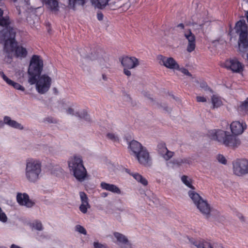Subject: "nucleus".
<instances>
[{
    "label": "nucleus",
    "instance_id": "nucleus-1",
    "mask_svg": "<svg viewBox=\"0 0 248 248\" xmlns=\"http://www.w3.org/2000/svg\"><path fill=\"white\" fill-rule=\"evenodd\" d=\"M4 35L5 38L4 50L8 54V57H10L11 53L14 52V56L16 58L20 59L26 58L28 55V51L22 46L18 45L15 39L16 33L14 29L10 28L6 30Z\"/></svg>",
    "mask_w": 248,
    "mask_h": 248
},
{
    "label": "nucleus",
    "instance_id": "nucleus-2",
    "mask_svg": "<svg viewBox=\"0 0 248 248\" xmlns=\"http://www.w3.org/2000/svg\"><path fill=\"white\" fill-rule=\"evenodd\" d=\"M207 135L211 139L217 140L227 147L235 148L241 144V141L237 137L231 135L229 132L222 130H209Z\"/></svg>",
    "mask_w": 248,
    "mask_h": 248
},
{
    "label": "nucleus",
    "instance_id": "nucleus-3",
    "mask_svg": "<svg viewBox=\"0 0 248 248\" xmlns=\"http://www.w3.org/2000/svg\"><path fill=\"white\" fill-rule=\"evenodd\" d=\"M68 166L70 170L78 181L82 182L85 180L87 176V172L81 157L75 156L71 158L68 161Z\"/></svg>",
    "mask_w": 248,
    "mask_h": 248
},
{
    "label": "nucleus",
    "instance_id": "nucleus-4",
    "mask_svg": "<svg viewBox=\"0 0 248 248\" xmlns=\"http://www.w3.org/2000/svg\"><path fill=\"white\" fill-rule=\"evenodd\" d=\"M44 66L43 61L40 56L33 55L30 60L28 70V82H35V78L41 75Z\"/></svg>",
    "mask_w": 248,
    "mask_h": 248
},
{
    "label": "nucleus",
    "instance_id": "nucleus-5",
    "mask_svg": "<svg viewBox=\"0 0 248 248\" xmlns=\"http://www.w3.org/2000/svg\"><path fill=\"white\" fill-rule=\"evenodd\" d=\"M41 172V164L39 161L32 159L27 160L26 176L29 181L36 182L39 179Z\"/></svg>",
    "mask_w": 248,
    "mask_h": 248
},
{
    "label": "nucleus",
    "instance_id": "nucleus-6",
    "mask_svg": "<svg viewBox=\"0 0 248 248\" xmlns=\"http://www.w3.org/2000/svg\"><path fill=\"white\" fill-rule=\"evenodd\" d=\"M235 30L239 34V46L244 48L248 47V31L247 25L244 20H240L235 24Z\"/></svg>",
    "mask_w": 248,
    "mask_h": 248
},
{
    "label": "nucleus",
    "instance_id": "nucleus-7",
    "mask_svg": "<svg viewBox=\"0 0 248 248\" xmlns=\"http://www.w3.org/2000/svg\"><path fill=\"white\" fill-rule=\"evenodd\" d=\"M29 82L31 85H36V89L38 93L44 94L49 90L52 83V79L46 74H43L35 78V82Z\"/></svg>",
    "mask_w": 248,
    "mask_h": 248
},
{
    "label": "nucleus",
    "instance_id": "nucleus-8",
    "mask_svg": "<svg viewBox=\"0 0 248 248\" xmlns=\"http://www.w3.org/2000/svg\"><path fill=\"white\" fill-rule=\"evenodd\" d=\"M188 195L202 214L206 215L210 214L211 208L209 204L206 201L203 200L199 194L194 191L190 190L188 192Z\"/></svg>",
    "mask_w": 248,
    "mask_h": 248
},
{
    "label": "nucleus",
    "instance_id": "nucleus-9",
    "mask_svg": "<svg viewBox=\"0 0 248 248\" xmlns=\"http://www.w3.org/2000/svg\"><path fill=\"white\" fill-rule=\"evenodd\" d=\"M119 61L124 67V73L127 76H130L131 75V72L129 70L135 68L140 64L138 59L135 57L124 56L120 58Z\"/></svg>",
    "mask_w": 248,
    "mask_h": 248
},
{
    "label": "nucleus",
    "instance_id": "nucleus-10",
    "mask_svg": "<svg viewBox=\"0 0 248 248\" xmlns=\"http://www.w3.org/2000/svg\"><path fill=\"white\" fill-rule=\"evenodd\" d=\"M233 171L236 175L240 176L248 173V160L238 159L232 163Z\"/></svg>",
    "mask_w": 248,
    "mask_h": 248
},
{
    "label": "nucleus",
    "instance_id": "nucleus-11",
    "mask_svg": "<svg viewBox=\"0 0 248 248\" xmlns=\"http://www.w3.org/2000/svg\"><path fill=\"white\" fill-rule=\"evenodd\" d=\"M222 66L236 73H241L244 70V65L236 58L226 60Z\"/></svg>",
    "mask_w": 248,
    "mask_h": 248
},
{
    "label": "nucleus",
    "instance_id": "nucleus-12",
    "mask_svg": "<svg viewBox=\"0 0 248 248\" xmlns=\"http://www.w3.org/2000/svg\"><path fill=\"white\" fill-rule=\"evenodd\" d=\"M159 63L170 69L179 70V65L172 57H167L162 55L157 56Z\"/></svg>",
    "mask_w": 248,
    "mask_h": 248
},
{
    "label": "nucleus",
    "instance_id": "nucleus-13",
    "mask_svg": "<svg viewBox=\"0 0 248 248\" xmlns=\"http://www.w3.org/2000/svg\"><path fill=\"white\" fill-rule=\"evenodd\" d=\"M135 156L140 164L145 166L150 165L151 159L149 152L145 147L136 154Z\"/></svg>",
    "mask_w": 248,
    "mask_h": 248
},
{
    "label": "nucleus",
    "instance_id": "nucleus-14",
    "mask_svg": "<svg viewBox=\"0 0 248 248\" xmlns=\"http://www.w3.org/2000/svg\"><path fill=\"white\" fill-rule=\"evenodd\" d=\"M16 201L19 205L25 206L28 208L32 207L35 204L30 199L29 195L25 193H18L16 195Z\"/></svg>",
    "mask_w": 248,
    "mask_h": 248
},
{
    "label": "nucleus",
    "instance_id": "nucleus-15",
    "mask_svg": "<svg viewBox=\"0 0 248 248\" xmlns=\"http://www.w3.org/2000/svg\"><path fill=\"white\" fill-rule=\"evenodd\" d=\"M184 36L188 41L186 50L188 52L194 51L196 47V38L191 30L188 29L184 32Z\"/></svg>",
    "mask_w": 248,
    "mask_h": 248
},
{
    "label": "nucleus",
    "instance_id": "nucleus-16",
    "mask_svg": "<svg viewBox=\"0 0 248 248\" xmlns=\"http://www.w3.org/2000/svg\"><path fill=\"white\" fill-rule=\"evenodd\" d=\"M247 128L245 123H240L239 121H234L230 125L232 133L235 135L241 134Z\"/></svg>",
    "mask_w": 248,
    "mask_h": 248
},
{
    "label": "nucleus",
    "instance_id": "nucleus-17",
    "mask_svg": "<svg viewBox=\"0 0 248 248\" xmlns=\"http://www.w3.org/2000/svg\"><path fill=\"white\" fill-rule=\"evenodd\" d=\"M192 243L197 248H224L220 244L215 243L212 245L204 240H195Z\"/></svg>",
    "mask_w": 248,
    "mask_h": 248
},
{
    "label": "nucleus",
    "instance_id": "nucleus-18",
    "mask_svg": "<svg viewBox=\"0 0 248 248\" xmlns=\"http://www.w3.org/2000/svg\"><path fill=\"white\" fill-rule=\"evenodd\" d=\"M113 235L117 239L118 244L121 248H132L131 244L124 235L118 232H114Z\"/></svg>",
    "mask_w": 248,
    "mask_h": 248
},
{
    "label": "nucleus",
    "instance_id": "nucleus-19",
    "mask_svg": "<svg viewBox=\"0 0 248 248\" xmlns=\"http://www.w3.org/2000/svg\"><path fill=\"white\" fill-rule=\"evenodd\" d=\"M41 1L47 9L55 14H58L59 11V6L57 0H41Z\"/></svg>",
    "mask_w": 248,
    "mask_h": 248
},
{
    "label": "nucleus",
    "instance_id": "nucleus-20",
    "mask_svg": "<svg viewBox=\"0 0 248 248\" xmlns=\"http://www.w3.org/2000/svg\"><path fill=\"white\" fill-rule=\"evenodd\" d=\"M79 196L81 201V204L79 206V210L82 213L85 214L87 213L88 209L90 207L88 202V198L86 193L84 192H80Z\"/></svg>",
    "mask_w": 248,
    "mask_h": 248
},
{
    "label": "nucleus",
    "instance_id": "nucleus-21",
    "mask_svg": "<svg viewBox=\"0 0 248 248\" xmlns=\"http://www.w3.org/2000/svg\"><path fill=\"white\" fill-rule=\"evenodd\" d=\"M159 153L162 155L166 160L170 159L174 155V153L170 151L166 147L165 143H160L157 146Z\"/></svg>",
    "mask_w": 248,
    "mask_h": 248
},
{
    "label": "nucleus",
    "instance_id": "nucleus-22",
    "mask_svg": "<svg viewBox=\"0 0 248 248\" xmlns=\"http://www.w3.org/2000/svg\"><path fill=\"white\" fill-rule=\"evenodd\" d=\"M0 75L1 77L3 78V79L9 85L13 86L15 89L18 90H21L22 91H24L25 90V88L24 87L21 86L20 84L15 82L11 79H9L7 76L4 74L3 72L0 71Z\"/></svg>",
    "mask_w": 248,
    "mask_h": 248
},
{
    "label": "nucleus",
    "instance_id": "nucleus-23",
    "mask_svg": "<svg viewBox=\"0 0 248 248\" xmlns=\"http://www.w3.org/2000/svg\"><path fill=\"white\" fill-rule=\"evenodd\" d=\"M100 186L102 189L114 193L120 194L121 193L120 189L117 186L113 184H110L106 182H101Z\"/></svg>",
    "mask_w": 248,
    "mask_h": 248
},
{
    "label": "nucleus",
    "instance_id": "nucleus-24",
    "mask_svg": "<svg viewBox=\"0 0 248 248\" xmlns=\"http://www.w3.org/2000/svg\"><path fill=\"white\" fill-rule=\"evenodd\" d=\"M129 147L134 156L144 148L139 142L135 140H132L129 143Z\"/></svg>",
    "mask_w": 248,
    "mask_h": 248
},
{
    "label": "nucleus",
    "instance_id": "nucleus-25",
    "mask_svg": "<svg viewBox=\"0 0 248 248\" xmlns=\"http://www.w3.org/2000/svg\"><path fill=\"white\" fill-rule=\"evenodd\" d=\"M74 109L72 108H68L66 112L69 114L75 115L76 116L79 117L80 118L83 119L87 121H90V117L87 113V112L85 110H83L80 113L76 112L75 114L74 113Z\"/></svg>",
    "mask_w": 248,
    "mask_h": 248
},
{
    "label": "nucleus",
    "instance_id": "nucleus-26",
    "mask_svg": "<svg viewBox=\"0 0 248 248\" xmlns=\"http://www.w3.org/2000/svg\"><path fill=\"white\" fill-rule=\"evenodd\" d=\"M4 122L5 124L12 127L19 129H22L23 126L21 124L18 123L16 121L12 120L10 117L8 116H5L4 118Z\"/></svg>",
    "mask_w": 248,
    "mask_h": 248
},
{
    "label": "nucleus",
    "instance_id": "nucleus-27",
    "mask_svg": "<svg viewBox=\"0 0 248 248\" xmlns=\"http://www.w3.org/2000/svg\"><path fill=\"white\" fill-rule=\"evenodd\" d=\"M239 113L243 115L247 114L248 112V97L244 102H241L238 108Z\"/></svg>",
    "mask_w": 248,
    "mask_h": 248
},
{
    "label": "nucleus",
    "instance_id": "nucleus-28",
    "mask_svg": "<svg viewBox=\"0 0 248 248\" xmlns=\"http://www.w3.org/2000/svg\"><path fill=\"white\" fill-rule=\"evenodd\" d=\"M136 180L137 182L140 183L144 186L148 185V182L147 180L143 177L141 175L138 173H133L130 174Z\"/></svg>",
    "mask_w": 248,
    "mask_h": 248
},
{
    "label": "nucleus",
    "instance_id": "nucleus-29",
    "mask_svg": "<svg viewBox=\"0 0 248 248\" xmlns=\"http://www.w3.org/2000/svg\"><path fill=\"white\" fill-rule=\"evenodd\" d=\"M103 53V50L99 48H96L92 51L91 55L89 56V57L92 60H95L100 58V56H102Z\"/></svg>",
    "mask_w": 248,
    "mask_h": 248
},
{
    "label": "nucleus",
    "instance_id": "nucleus-30",
    "mask_svg": "<svg viewBox=\"0 0 248 248\" xmlns=\"http://www.w3.org/2000/svg\"><path fill=\"white\" fill-rule=\"evenodd\" d=\"M192 163V160L190 158H178L175 159L173 161L174 165H176L178 166L182 165L183 164H190Z\"/></svg>",
    "mask_w": 248,
    "mask_h": 248
},
{
    "label": "nucleus",
    "instance_id": "nucleus-31",
    "mask_svg": "<svg viewBox=\"0 0 248 248\" xmlns=\"http://www.w3.org/2000/svg\"><path fill=\"white\" fill-rule=\"evenodd\" d=\"M212 103L214 108L219 107L222 105L221 100L215 95H213L212 97Z\"/></svg>",
    "mask_w": 248,
    "mask_h": 248
},
{
    "label": "nucleus",
    "instance_id": "nucleus-32",
    "mask_svg": "<svg viewBox=\"0 0 248 248\" xmlns=\"http://www.w3.org/2000/svg\"><path fill=\"white\" fill-rule=\"evenodd\" d=\"M3 14V11L0 8V17L2 16ZM10 22L8 18L2 17L0 18V25L3 27H7L9 25Z\"/></svg>",
    "mask_w": 248,
    "mask_h": 248
},
{
    "label": "nucleus",
    "instance_id": "nucleus-33",
    "mask_svg": "<svg viewBox=\"0 0 248 248\" xmlns=\"http://www.w3.org/2000/svg\"><path fill=\"white\" fill-rule=\"evenodd\" d=\"M85 3V0H69V5L73 10H75L76 4L83 5Z\"/></svg>",
    "mask_w": 248,
    "mask_h": 248
},
{
    "label": "nucleus",
    "instance_id": "nucleus-34",
    "mask_svg": "<svg viewBox=\"0 0 248 248\" xmlns=\"http://www.w3.org/2000/svg\"><path fill=\"white\" fill-rule=\"evenodd\" d=\"M181 180L183 183H184L187 186L191 189H194V187L192 185L191 182L187 180V176L186 175L182 176Z\"/></svg>",
    "mask_w": 248,
    "mask_h": 248
},
{
    "label": "nucleus",
    "instance_id": "nucleus-35",
    "mask_svg": "<svg viewBox=\"0 0 248 248\" xmlns=\"http://www.w3.org/2000/svg\"><path fill=\"white\" fill-rule=\"evenodd\" d=\"M109 0H97V5L99 8L102 9L104 8Z\"/></svg>",
    "mask_w": 248,
    "mask_h": 248
},
{
    "label": "nucleus",
    "instance_id": "nucleus-36",
    "mask_svg": "<svg viewBox=\"0 0 248 248\" xmlns=\"http://www.w3.org/2000/svg\"><path fill=\"white\" fill-rule=\"evenodd\" d=\"M32 227L38 231H41L43 229V226L41 222L39 221H36L32 223Z\"/></svg>",
    "mask_w": 248,
    "mask_h": 248
},
{
    "label": "nucleus",
    "instance_id": "nucleus-37",
    "mask_svg": "<svg viewBox=\"0 0 248 248\" xmlns=\"http://www.w3.org/2000/svg\"><path fill=\"white\" fill-rule=\"evenodd\" d=\"M199 15L197 14L195 16H193L192 17V23H191V24L192 25H199L200 26H202L203 25V21H202L201 22L200 20H195L194 18L195 17H198L199 16Z\"/></svg>",
    "mask_w": 248,
    "mask_h": 248
},
{
    "label": "nucleus",
    "instance_id": "nucleus-38",
    "mask_svg": "<svg viewBox=\"0 0 248 248\" xmlns=\"http://www.w3.org/2000/svg\"><path fill=\"white\" fill-rule=\"evenodd\" d=\"M76 231L77 232H78L80 233L83 234H86L87 232L85 229L82 227V226L80 225H77L76 226Z\"/></svg>",
    "mask_w": 248,
    "mask_h": 248
},
{
    "label": "nucleus",
    "instance_id": "nucleus-39",
    "mask_svg": "<svg viewBox=\"0 0 248 248\" xmlns=\"http://www.w3.org/2000/svg\"><path fill=\"white\" fill-rule=\"evenodd\" d=\"M7 220V217L6 214L2 211L0 207V221L2 222H5Z\"/></svg>",
    "mask_w": 248,
    "mask_h": 248
},
{
    "label": "nucleus",
    "instance_id": "nucleus-40",
    "mask_svg": "<svg viewBox=\"0 0 248 248\" xmlns=\"http://www.w3.org/2000/svg\"><path fill=\"white\" fill-rule=\"evenodd\" d=\"M217 158L218 161L221 164L225 165L227 163V160L226 158L222 155H218Z\"/></svg>",
    "mask_w": 248,
    "mask_h": 248
},
{
    "label": "nucleus",
    "instance_id": "nucleus-41",
    "mask_svg": "<svg viewBox=\"0 0 248 248\" xmlns=\"http://www.w3.org/2000/svg\"><path fill=\"white\" fill-rule=\"evenodd\" d=\"M108 139L111 140L114 142L118 141L119 139L117 136H115L113 133H108L107 135Z\"/></svg>",
    "mask_w": 248,
    "mask_h": 248
},
{
    "label": "nucleus",
    "instance_id": "nucleus-42",
    "mask_svg": "<svg viewBox=\"0 0 248 248\" xmlns=\"http://www.w3.org/2000/svg\"><path fill=\"white\" fill-rule=\"evenodd\" d=\"M93 246L94 248H107L106 245L101 244L98 242H94Z\"/></svg>",
    "mask_w": 248,
    "mask_h": 248
},
{
    "label": "nucleus",
    "instance_id": "nucleus-43",
    "mask_svg": "<svg viewBox=\"0 0 248 248\" xmlns=\"http://www.w3.org/2000/svg\"><path fill=\"white\" fill-rule=\"evenodd\" d=\"M179 70L181 71L183 74H184L186 75H187L188 76H191V74H190V73L188 71L187 69H186L185 68H180L179 67Z\"/></svg>",
    "mask_w": 248,
    "mask_h": 248
},
{
    "label": "nucleus",
    "instance_id": "nucleus-44",
    "mask_svg": "<svg viewBox=\"0 0 248 248\" xmlns=\"http://www.w3.org/2000/svg\"><path fill=\"white\" fill-rule=\"evenodd\" d=\"M197 101L198 102H205L206 99L203 96H198L196 97Z\"/></svg>",
    "mask_w": 248,
    "mask_h": 248
},
{
    "label": "nucleus",
    "instance_id": "nucleus-45",
    "mask_svg": "<svg viewBox=\"0 0 248 248\" xmlns=\"http://www.w3.org/2000/svg\"><path fill=\"white\" fill-rule=\"evenodd\" d=\"M103 17H104V16L102 13L100 12V13H98L97 14V18L98 20H99V21L102 20L103 19Z\"/></svg>",
    "mask_w": 248,
    "mask_h": 248
},
{
    "label": "nucleus",
    "instance_id": "nucleus-46",
    "mask_svg": "<svg viewBox=\"0 0 248 248\" xmlns=\"http://www.w3.org/2000/svg\"><path fill=\"white\" fill-rule=\"evenodd\" d=\"M237 217L242 221H244V217L241 214H238Z\"/></svg>",
    "mask_w": 248,
    "mask_h": 248
},
{
    "label": "nucleus",
    "instance_id": "nucleus-47",
    "mask_svg": "<svg viewBox=\"0 0 248 248\" xmlns=\"http://www.w3.org/2000/svg\"><path fill=\"white\" fill-rule=\"evenodd\" d=\"M177 27L178 28H181V29H184V28H185V26H184V24H183V23H180V24H179L177 26Z\"/></svg>",
    "mask_w": 248,
    "mask_h": 248
},
{
    "label": "nucleus",
    "instance_id": "nucleus-48",
    "mask_svg": "<svg viewBox=\"0 0 248 248\" xmlns=\"http://www.w3.org/2000/svg\"><path fill=\"white\" fill-rule=\"evenodd\" d=\"M46 121H47L49 123H54L55 122V121H53L52 120V118H47L46 119Z\"/></svg>",
    "mask_w": 248,
    "mask_h": 248
},
{
    "label": "nucleus",
    "instance_id": "nucleus-49",
    "mask_svg": "<svg viewBox=\"0 0 248 248\" xmlns=\"http://www.w3.org/2000/svg\"><path fill=\"white\" fill-rule=\"evenodd\" d=\"M53 93L55 94H58V91L57 90V89L56 88H54L53 89Z\"/></svg>",
    "mask_w": 248,
    "mask_h": 248
},
{
    "label": "nucleus",
    "instance_id": "nucleus-50",
    "mask_svg": "<svg viewBox=\"0 0 248 248\" xmlns=\"http://www.w3.org/2000/svg\"><path fill=\"white\" fill-rule=\"evenodd\" d=\"M207 84L205 82H202L201 84V87L202 88L207 87Z\"/></svg>",
    "mask_w": 248,
    "mask_h": 248
},
{
    "label": "nucleus",
    "instance_id": "nucleus-51",
    "mask_svg": "<svg viewBox=\"0 0 248 248\" xmlns=\"http://www.w3.org/2000/svg\"><path fill=\"white\" fill-rule=\"evenodd\" d=\"M108 196V193L107 192H103L101 193V196L102 197L105 198V197H107Z\"/></svg>",
    "mask_w": 248,
    "mask_h": 248
},
{
    "label": "nucleus",
    "instance_id": "nucleus-52",
    "mask_svg": "<svg viewBox=\"0 0 248 248\" xmlns=\"http://www.w3.org/2000/svg\"><path fill=\"white\" fill-rule=\"evenodd\" d=\"M21 248L20 247H19V246H17L15 244H12L11 246V248Z\"/></svg>",
    "mask_w": 248,
    "mask_h": 248
},
{
    "label": "nucleus",
    "instance_id": "nucleus-53",
    "mask_svg": "<svg viewBox=\"0 0 248 248\" xmlns=\"http://www.w3.org/2000/svg\"><path fill=\"white\" fill-rule=\"evenodd\" d=\"M102 78L104 80H107V77L105 74L102 75Z\"/></svg>",
    "mask_w": 248,
    "mask_h": 248
},
{
    "label": "nucleus",
    "instance_id": "nucleus-54",
    "mask_svg": "<svg viewBox=\"0 0 248 248\" xmlns=\"http://www.w3.org/2000/svg\"><path fill=\"white\" fill-rule=\"evenodd\" d=\"M0 248H5V247H1V246H0Z\"/></svg>",
    "mask_w": 248,
    "mask_h": 248
},
{
    "label": "nucleus",
    "instance_id": "nucleus-55",
    "mask_svg": "<svg viewBox=\"0 0 248 248\" xmlns=\"http://www.w3.org/2000/svg\"><path fill=\"white\" fill-rule=\"evenodd\" d=\"M126 97L127 98H129L130 99V97L128 95H126Z\"/></svg>",
    "mask_w": 248,
    "mask_h": 248
},
{
    "label": "nucleus",
    "instance_id": "nucleus-56",
    "mask_svg": "<svg viewBox=\"0 0 248 248\" xmlns=\"http://www.w3.org/2000/svg\"><path fill=\"white\" fill-rule=\"evenodd\" d=\"M161 150L163 151V148L162 147H161Z\"/></svg>",
    "mask_w": 248,
    "mask_h": 248
},
{
    "label": "nucleus",
    "instance_id": "nucleus-57",
    "mask_svg": "<svg viewBox=\"0 0 248 248\" xmlns=\"http://www.w3.org/2000/svg\"><path fill=\"white\" fill-rule=\"evenodd\" d=\"M14 1H16V0H14Z\"/></svg>",
    "mask_w": 248,
    "mask_h": 248
}]
</instances>
